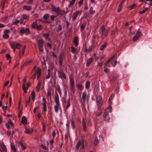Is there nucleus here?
I'll return each mask as SVG.
<instances>
[{
	"mask_svg": "<svg viewBox=\"0 0 152 152\" xmlns=\"http://www.w3.org/2000/svg\"><path fill=\"white\" fill-rule=\"evenodd\" d=\"M22 114V110H21L19 112L18 117L19 118H20Z\"/></svg>",
	"mask_w": 152,
	"mask_h": 152,
	"instance_id": "61",
	"label": "nucleus"
},
{
	"mask_svg": "<svg viewBox=\"0 0 152 152\" xmlns=\"http://www.w3.org/2000/svg\"><path fill=\"white\" fill-rule=\"evenodd\" d=\"M30 32V30L28 28H25L24 27H21L20 31V34H25L27 35Z\"/></svg>",
	"mask_w": 152,
	"mask_h": 152,
	"instance_id": "7",
	"label": "nucleus"
},
{
	"mask_svg": "<svg viewBox=\"0 0 152 152\" xmlns=\"http://www.w3.org/2000/svg\"><path fill=\"white\" fill-rule=\"evenodd\" d=\"M8 0H2L1 4V6H4L5 4L7 3Z\"/></svg>",
	"mask_w": 152,
	"mask_h": 152,
	"instance_id": "41",
	"label": "nucleus"
},
{
	"mask_svg": "<svg viewBox=\"0 0 152 152\" xmlns=\"http://www.w3.org/2000/svg\"><path fill=\"white\" fill-rule=\"evenodd\" d=\"M60 104H56L54 106V110L55 112L57 113L58 112V108L59 107Z\"/></svg>",
	"mask_w": 152,
	"mask_h": 152,
	"instance_id": "28",
	"label": "nucleus"
},
{
	"mask_svg": "<svg viewBox=\"0 0 152 152\" xmlns=\"http://www.w3.org/2000/svg\"><path fill=\"white\" fill-rule=\"evenodd\" d=\"M90 84V82L89 81H87L86 83L85 87L86 89L89 88Z\"/></svg>",
	"mask_w": 152,
	"mask_h": 152,
	"instance_id": "39",
	"label": "nucleus"
},
{
	"mask_svg": "<svg viewBox=\"0 0 152 152\" xmlns=\"http://www.w3.org/2000/svg\"><path fill=\"white\" fill-rule=\"evenodd\" d=\"M78 41L79 39L77 37L75 36L74 38L73 42L76 47L78 45Z\"/></svg>",
	"mask_w": 152,
	"mask_h": 152,
	"instance_id": "16",
	"label": "nucleus"
},
{
	"mask_svg": "<svg viewBox=\"0 0 152 152\" xmlns=\"http://www.w3.org/2000/svg\"><path fill=\"white\" fill-rule=\"evenodd\" d=\"M107 44V43L105 42L104 45H101L100 48V50H102L104 48L106 47Z\"/></svg>",
	"mask_w": 152,
	"mask_h": 152,
	"instance_id": "26",
	"label": "nucleus"
},
{
	"mask_svg": "<svg viewBox=\"0 0 152 152\" xmlns=\"http://www.w3.org/2000/svg\"><path fill=\"white\" fill-rule=\"evenodd\" d=\"M10 45L12 48L13 49L14 52L15 51L16 48L20 49L21 45L18 42H11L10 43Z\"/></svg>",
	"mask_w": 152,
	"mask_h": 152,
	"instance_id": "3",
	"label": "nucleus"
},
{
	"mask_svg": "<svg viewBox=\"0 0 152 152\" xmlns=\"http://www.w3.org/2000/svg\"><path fill=\"white\" fill-rule=\"evenodd\" d=\"M61 101L62 103L63 106L65 108V110H67V109L70 106V99H69L67 101V104L66 106V97H64L62 98Z\"/></svg>",
	"mask_w": 152,
	"mask_h": 152,
	"instance_id": "2",
	"label": "nucleus"
},
{
	"mask_svg": "<svg viewBox=\"0 0 152 152\" xmlns=\"http://www.w3.org/2000/svg\"><path fill=\"white\" fill-rule=\"evenodd\" d=\"M33 132V129H29L26 128L25 131V132L27 134H30L32 133Z\"/></svg>",
	"mask_w": 152,
	"mask_h": 152,
	"instance_id": "25",
	"label": "nucleus"
},
{
	"mask_svg": "<svg viewBox=\"0 0 152 152\" xmlns=\"http://www.w3.org/2000/svg\"><path fill=\"white\" fill-rule=\"evenodd\" d=\"M50 70L49 69H48V74L46 76V78L48 79H49L50 77Z\"/></svg>",
	"mask_w": 152,
	"mask_h": 152,
	"instance_id": "54",
	"label": "nucleus"
},
{
	"mask_svg": "<svg viewBox=\"0 0 152 152\" xmlns=\"http://www.w3.org/2000/svg\"><path fill=\"white\" fill-rule=\"evenodd\" d=\"M41 82H39L37 84V86L36 88V91L37 92H38L41 86Z\"/></svg>",
	"mask_w": 152,
	"mask_h": 152,
	"instance_id": "31",
	"label": "nucleus"
},
{
	"mask_svg": "<svg viewBox=\"0 0 152 152\" xmlns=\"http://www.w3.org/2000/svg\"><path fill=\"white\" fill-rule=\"evenodd\" d=\"M118 31L117 28H116L114 30H113L111 33V35L113 36Z\"/></svg>",
	"mask_w": 152,
	"mask_h": 152,
	"instance_id": "32",
	"label": "nucleus"
},
{
	"mask_svg": "<svg viewBox=\"0 0 152 152\" xmlns=\"http://www.w3.org/2000/svg\"><path fill=\"white\" fill-rule=\"evenodd\" d=\"M77 87L80 90H82L83 88V87L81 84H77Z\"/></svg>",
	"mask_w": 152,
	"mask_h": 152,
	"instance_id": "38",
	"label": "nucleus"
},
{
	"mask_svg": "<svg viewBox=\"0 0 152 152\" xmlns=\"http://www.w3.org/2000/svg\"><path fill=\"white\" fill-rule=\"evenodd\" d=\"M11 147L12 150H13L15 152H17V150L15 145L11 144Z\"/></svg>",
	"mask_w": 152,
	"mask_h": 152,
	"instance_id": "34",
	"label": "nucleus"
},
{
	"mask_svg": "<svg viewBox=\"0 0 152 152\" xmlns=\"http://www.w3.org/2000/svg\"><path fill=\"white\" fill-rule=\"evenodd\" d=\"M56 17V16L54 15H52L50 16L51 21H53L55 18Z\"/></svg>",
	"mask_w": 152,
	"mask_h": 152,
	"instance_id": "58",
	"label": "nucleus"
},
{
	"mask_svg": "<svg viewBox=\"0 0 152 152\" xmlns=\"http://www.w3.org/2000/svg\"><path fill=\"white\" fill-rule=\"evenodd\" d=\"M55 100L56 104H60L59 102V96L56 91H55Z\"/></svg>",
	"mask_w": 152,
	"mask_h": 152,
	"instance_id": "12",
	"label": "nucleus"
},
{
	"mask_svg": "<svg viewBox=\"0 0 152 152\" xmlns=\"http://www.w3.org/2000/svg\"><path fill=\"white\" fill-rule=\"evenodd\" d=\"M112 112V106L109 105L108 108L106 109L104 112V117H106L108 115V112Z\"/></svg>",
	"mask_w": 152,
	"mask_h": 152,
	"instance_id": "8",
	"label": "nucleus"
},
{
	"mask_svg": "<svg viewBox=\"0 0 152 152\" xmlns=\"http://www.w3.org/2000/svg\"><path fill=\"white\" fill-rule=\"evenodd\" d=\"M36 73L37 74V80H38L41 75V69L39 68H37Z\"/></svg>",
	"mask_w": 152,
	"mask_h": 152,
	"instance_id": "15",
	"label": "nucleus"
},
{
	"mask_svg": "<svg viewBox=\"0 0 152 152\" xmlns=\"http://www.w3.org/2000/svg\"><path fill=\"white\" fill-rule=\"evenodd\" d=\"M86 94L85 92H84L82 94V99L83 100H85L86 99Z\"/></svg>",
	"mask_w": 152,
	"mask_h": 152,
	"instance_id": "43",
	"label": "nucleus"
},
{
	"mask_svg": "<svg viewBox=\"0 0 152 152\" xmlns=\"http://www.w3.org/2000/svg\"><path fill=\"white\" fill-rule=\"evenodd\" d=\"M26 78L24 79L23 80V83L22 85V87L25 93H26Z\"/></svg>",
	"mask_w": 152,
	"mask_h": 152,
	"instance_id": "14",
	"label": "nucleus"
},
{
	"mask_svg": "<svg viewBox=\"0 0 152 152\" xmlns=\"http://www.w3.org/2000/svg\"><path fill=\"white\" fill-rule=\"evenodd\" d=\"M116 55L114 54V55L112 57L110 58L107 61L109 63L116 56Z\"/></svg>",
	"mask_w": 152,
	"mask_h": 152,
	"instance_id": "50",
	"label": "nucleus"
},
{
	"mask_svg": "<svg viewBox=\"0 0 152 152\" xmlns=\"http://www.w3.org/2000/svg\"><path fill=\"white\" fill-rule=\"evenodd\" d=\"M116 55L114 54V55L112 57L110 58L107 61L109 63L116 56Z\"/></svg>",
	"mask_w": 152,
	"mask_h": 152,
	"instance_id": "51",
	"label": "nucleus"
},
{
	"mask_svg": "<svg viewBox=\"0 0 152 152\" xmlns=\"http://www.w3.org/2000/svg\"><path fill=\"white\" fill-rule=\"evenodd\" d=\"M114 94H112L109 98L108 100L110 104L112 102L111 101L114 98Z\"/></svg>",
	"mask_w": 152,
	"mask_h": 152,
	"instance_id": "30",
	"label": "nucleus"
},
{
	"mask_svg": "<svg viewBox=\"0 0 152 152\" xmlns=\"http://www.w3.org/2000/svg\"><path fill=\"white\" fill-rule=\"evenodd\" d=\"M24 20H27L29 18V16L28 15L25 14L21 16Z\"/></svg>",
	"mask_w": 152,
	"mask_h": 152,
	"instance_id": "36",
	"label": "nucleus"
},
{
	"mask_svg": "<svg viewBox=\"0 0 152 152\" xmlns=\"http://www.w3.org/2000/svg\"><path fill=\"white\" fill-rule=\"evenodd\" d=\"M97 105L98 106L99 110H100V108L101 106V102H96Z\"/></svg>",
	"mask_w": 152,
	"mask_h": 152,
	"instance_id": "55",
	"label": "nucleus"
},
{
	"mask_svg": "<svg viewBox=\"0 0 152 152\" xmlns=\"http://www.w3.org/2000/svg\"><path fill=\"white\" fill-rule=\"evenodd\" d=\"M71 122L72 127L73 129H74L75 127V125L74 122L73 121H72Z\"/></svg>",
	"mask_w": 152,
	"mask_h": 152,
	"instance_id": "52",
	"label": "nucleus"
},
{
	"mask_svg": "<svg viewBox=\"0 0 152 152\" xmlns=\"http://www.w3.org/2000/svg\"><path fill=\"white\" fill-rule=\"evenodd\" d=\"M95 13V11L93 10V8L91 7L90 10V13L91 14H94Z\"/></svg>",
	"mask_w": 152,
	"mask_h": 152,
	"instance_id": "45",
	"label": "nucleus"
},
{
	"mask_svg": "<svg viewBox=\"0 0 152 152\" xmlns=\"http://www.w3.org/2000/svg\"><path fill=\"white\" fill-rule=\"evenodd\" d=\"M23 9L24 10L29 11L31 9V7L30 6L24 5L23 6Z\"/></svg>",
	"mask_w": 152,
	"mask_h": 152,
	"instance_id": "24",
	"label": "nucleus"
},
{
	"mask_svg": "<svg viewBox=\"0 0 152 152\" xmlns=\"http://www.w3.org/2000/svg\"><path fill=\"white\" fill-rule=\"evenodd\" d=\"M86 26V24L85 23L82 24L81 25V26L80 27V28L81 29V31H82L83 30V29H84L85 27Z\"/></svg>",
	"mask_w": 152,
	"mask_h": 152,
	"instance_id": "53",
	"label": "nucleus"
},
{
	"mask_svg": "<svg viewBox=\"0 0 152 152\" xmlns=\"http://www.w3.org/2000/svg\"><path fill=\"white\" fill-rule=\"evenodd\" d=\"M110 81L111 83H113L117 79V76L115 75H113L110 78Z\"/></svg>",
	"mask_w": 152,
	"mask_h": 152,
	"instance_id": "13",
	"label": "nucleus"
},
{
	"mask_svg": "<svg viewBox=\"0 0 152 152\" xmlns=\"http://www.w3.org/2000/svg\"><path fill=\"white\" fill-rule=\"evenodd\" d=\"M80 145L81 146V148H84L83 143V142H81L80 141H79L77 143L76 145V148L78 150Z\"/></svg>",
	"mask_w": 152,
	"mask_h": 152,
	"instance_id": "11",
	"label": "nucleus"
},
{
	"mask_svg": "<svg viewBox=\"0 0 152 152\" xmlns=\"http://www.w3.org/2000/svg\"><path fill=\"white\" fill-rule=\"evenodd\" d=\"M6 56L8 60H9L11 58V57L10 54H7L6 55Z\"/></svg>",
	"mask_w": 152,
	"mask_h": 152,
	"instance_id": "64",
	"label": "nucleus"
},
{
	"mask_svg": "<svg viewBox=\"0 0 152 152\" xmlns=\"http://www.w3.org/2000/svg\"><path fill=\"white\" fill-rule=\"evenodd\" d=\"M71 51L73 54H77V50L74 47L72 46H71Z\"/></svg>",
	"mask_w": 152,
	"mask_h": 152,
	"instance_id": "23",
	"label": "nucleus"
},
{
	"mask_svg": "<svg viewBox=\"0 0 152 152\" xmlns=\"http://www.w3.org/2000/svg\"><path fill=\"white\" fill-rule=\"evenodd\" d=\"M139 38V37L137 36L136 35H135L133 38V40L134 42L136 41Z\"/></svg>",
	"mask_w": 152,
	"mask_h": 152,
	"instance_id": "49",
	"label": "nucleus"
},
{
	"mask_svg": "<svg viewBox=\"0 0 152 152\" xmlns=\"http://www.w3.org/2000/svg\"><path fill=\"white\" fill-rule=\"evenodd\" d=\"M26 48V46H24L22 48V50H20L19 51V57L20 58H21V57L20 56V53H21V51H22V55H23L24 53H25V50Z\"/></svg>",
	"mask_w": 152,
	"mask_h": 152,
	"instance_id": "20",
	"label": "nucleus"
},
{
	"mask_svg": "<svg viewBox=\"0 0 152 152\" xmlns=\"http://www.w3.org/2000/svg\"><path fill=\"white\" fill-rule=\"evenodd\" d=\"M31 99V96H30L28 98V99L27 101H26V104H29L30 102Z\"/></svg>",
	"mask_w": 152,
	"mask_h": 152,
	"instance_id": "59",
	"label": "nucleus"
},
{
	"mask_svg": "<svg viewBox=\"0 0 152 152\" xmlns=\"http://www.w3.org/2000/svg\"><path fill=\"white\" fill-rule=\"evenodd\" d=\"M32 60H30L27 61L25 63H24L23 64V66H25L27 65L30 64V63H31L32 62Z\"/></svg>",
	"mask_w": 152,
	"mask_h": 152,
	"instance_id": "35",
	"label": "nucleus"
},
{
	"mask_svg": "<svg viewBox=\"0 0 152 152\" xmlns=\"http://www.w3.org/2000/svg\"><path fill=\"white\" fill-rule=\"evenodd\" d=\"M9 35L6 34H5L3 35V37L4 39H7L9 38Z\"/></svg>",
	"mask_w": 152,
	"mask_h": 152,
	"instance_id": "63",
	"label": "nucleus"
},
{
	"mask_svg": "<svg viewBox=\"0 0 152 152\" xmlns=\"http://www.w3.org/2000/svg\"><path fill=\"white\" fill-rule=\"evenodd\" d=\"M100 32L101 31L102 33H101V36L102 35L106 36L108 34L107 30L106 29L104 26H101L100 28Z\"/></svg>",
	"mask_w": 152,
	"mask_h": 152,
	"instance_id": "6",
	"label": "nucleus"
},
{
	"mask_svg": "<svg viewBox=\"0 0 152 152\" xmlns=\"http://www.w3.org/2000/svg\"><path fill=\"white\" fill-rule=\"evenodd\" d=\"M49 17V15L48 14H45L43 16V19L45 20H48L47 19Z\"/></svg>",
	"mask_w": 152,
	"mask_h": 152,
	"instance_id": "42",
	"label": "nucleus"
},
{
	"mask_svg": "<svg viewBox=\"0 0 152 152\" xmlns=\"http://www.w3.org/2000/svg\"><path fill=\"white\" fill-rule=\"evenodd\" d=\"M102 100V98L100 96H98L96 98V102H101Z\"/></svg>",
	"mask_w": 152,
	"mask_h": 152,
	"instance_id": "57",
	"label": "nucleus"
},
{
	"mask_svg": "<svg viewBox=\"0 0 152 152\" xmlns=\"http://www.w3.org/2000/svg\"><path fill=\"white\" fill-rule=\"evenodd\" d=\"M31 95L32 96V100H34L35 97V94L34 92H32L31 93Z\"/></svg>",
	"mask_w": 152,
	"mask_h": 152,
	"instance_id": "46",
	"label": "nucleus"
},
{
	"mask_svg": "<svg viewBox=\"0 0 152 152\" xmlns=\"http://www.w3.org/2000/svg\"><path fill=\"white\" fill-rule=\"evenodd\" d=\"M51 9L52 11L56 12L58 15H63V14H66V12L64 10L60 9L59 7H56L53 5H51Z\"/></svg>",
	"mask_w": 152,
	"mask_h": 152,
	"instance_id": "1",
	"label": "nucleus"
},
{
	"mask_svg": "<svg viewBox=\"0 0 152 152\" xmlns=\"http://www.w3.org/2000/svg\"><path fill=\"white\" fill-rule=\"evenodd\" d=\"M49 35L50 34L49 33H44L42 34V36L43 37L47 39H48Z\"/></svg>",
	"mask_w": 152,
	"mask_h": 152,
	"instance_id": "27",
	"label": "nucleus"
},
{
	"mask_svg": "<svg viewBox=\"0 0 152 152\" xmlns=\"http://www.w3.org/2000/svg\"><path fill=\"white\" fill-rule=\"evenodd\" d=\"M27 121V119L25 116H23L22 118L21 122L23 124H25Z\"/></svg>",
	"mask_w": 152,
	"mask_h": 152,
	"instance_id": "33",
	"label": "nucleus"
},
{
	"mask_svg": "<svg viewBox=\"0 0 152 152\" xmlns=\"http://www.w3.org/2000/svg\"><path fill=\"white\" fill-rule=\"evenodd\" d=\"M37 24L36 22H34L32 23V26L33 28H36Z\"/></svg>",
	"mask_w": 152,
	"mask_h": 152,
	"instance_id": "47",
	"label": "nucleus"
},
{
	"mask_svg": "<svg viewBox=\"0 0 152 152\" xmlns=\"http://www.w3.org/2000/svg\"><path fill=\"white\" fill-rule=\"evenodd\" d=\"M42 26L41 25H39L37 24V28L36 29L38 31H40L42 29Z\"/></svg>",
	"mask_w": 152,
	"mask_h": 152,
	"instance_id": "40",
	"label": "nucleus"
},
{
	"mask_svg": "<svg viewBox=\"0 0 152 152\" xmlns=\"http://www.w3.org/2000/svg\"><path fill=\"white\" fill-rule=\"evenodd\" d=\"M93 61V58H90L88 59L87 61L86 66L88 67L89 65L91 64Z\"/></svg>",
	"mask_w": 152,
	"mask_h": 152,
	"instance_id": "22",
	"label": "nucleus"
},
{
	"mask_svg": "<svg viewBox=\"0 0 152 152\" xmlns=\"http://www.w3.org/2000/svg\"><path fill=\"white\" fill-rule=\"evenodd\" d=\"M57 90L58 92L59 93V94L60 95H61V89L60 88V87L59 86H57Z\"/></svg>",
	"mask_w": 152,
	"mask_h": 152,
	"instance_id": "62",
	"label": "nucleus"
},
{
	"mask_svg": "<svg viewBox=\"0 0 152 152\" xmlns=\"http://www.w3.org/2000/svg\"><path fill=\"white\" fill-rule=\"evenodd\" d=\"M81 11H77L76 12L74 13L72 17V20L74 21L76 20L78 16V15L81 13Z\"/></svg>",
	"mask_w": 152,
	"mask_h": 152,
	"instance_id": "9",
	"label": "nucleus"
},
{
	"mask_svg": "<svg viewBox=\"0 0 152 152\" xmlns=\"http://www.w3.org/2000/svg\"><path fill=\"white\" fill-rule=\"evenodd\" d=\"M82 126L83 129V130L84 132H86V123L85 121V120L84 119H83V120L82 122Z\"/></svg>",
	"mask_w": 152,
	"mask_h": 152,
	"instance_id": "18",
	"label": "nucleus"
},
{
	"mask_svg": "<svg viewBox=\"0 0 152 152\" xmlns=\"http://www.w3.org/2000/svg\"><path fill=\"white\" fill-rule=\"evenodd\" d=\"M0 146L3 149L2 151L3 152H7L6 147L3 143H1V142H0Z\"/></svg>",
	"mask_w": 152,
	"mask_h": 152,
	"instance_id": "17",
	"label": "nucleus"
},
{
	"mask_svg": "<svg viewBox=\"0 0 152 152\" xmlns=\"http://www.w3.org/2000/svg\"><path fill=\"white\" fill-rule=\"evenodd\" d=\"M142 35V34L141 33L140 29H138L136 35L140 37Z\"/></svg>",
	"mask_w": 152,
	"mask_h": 152,
	"instance_id": "29",
	"label": "nucleus"
},
{
	"mask_svg": "<svg viewBox=\"0 0 152 152\" xmlns=\"http://www.w3.org/2000/svg\"><path fill=\"white\" fill-rule=\"evenodd\" d=\"M17 145L18 146H20L23 150H24L26 148V147L22 143L20 142H18L17 143Z\"/></svg>",
	"mask_w": 152,
	"mask_h": 152,
	"instance_id": "21",
	"label": "nucleus"
},
{
	"mask_svg": "<svg viewBox=\"0 0 152 152\" xmlns=\"http://www.w3.org/2000/svg\"><path fill=\"white\" fill-rule=\"evenodd\" d=\"M117 63V61L116 60H115L114 61H113L112 62V66H115L116 64Z\"/></svg>",
	"mask_w": 152,
	"mask_h": 152,
	"instance_id": "60",
	"label": "nucleus"
},
{
	"mask_svg": "<svg viewBox=\"0 0 152 152\" xmlns=\"http://www.w3.org/2000/svg\"><path fill=\"white\" fill-rule=\"evenodd\" d=\"M40 21L44 23H51V21L49 20H43V19H41L40 20Z\"/></svg>",
	"mask_w": 152,
	"mask_h": 152,
	"instance_id": "37",
	"label": "nucleus"
},
{
	"mask_svg": "<svg viewBox=\"0 0 152 152\" xmlns=\"http://www.w3.org/2000/svg\"><path fill=\"white\" fill-rule=\"evenodd\" d=\"M44 41L42 39H40L38 40L37 44L39 50L41 52L43 51V45Z\"/></svg>",
	"mask_w": 152,
	"mask_h": 152,
	"instance_id": "4",
	"label": "nucleus"
},
{
	"mask_svg": "<svg viewBox=\"0 0 152 152\" xmlns=\"http://www.w3.org/2000/svg\"><path fill=\"white\" fill-rule=\"evenodd\" d=\"M64 55L63 53H61L60 54V56H58V60H59V64L61 66H62L63 63V59Z\"/></svg>",
	"mask_w": 152,
	"mask_h": 152,
	"instance_id": "10",
	"label": "nucleus"
},
{
	"mask_svg": "<svg viewBox=\"0 0 152 152\" xmlns=\"http://www.w3.org/2000/svg\"><path fill=\"white\" fill-rule=\"evenodd\" d=\"M58 77L62 79H66V77L65 73L62 69H61L59 70L58 71Z\"/></svg>",
	"mask_w": 152,
	"mask_h": 152,
	"instance_id": "5",
	"label": "nucleus"
},
{
	"mask_svg": "<svg viewBox=\"0 0 152 152\" xmlns=\"http://www.w3.org/2000/svg\"><path fill=\"white\" fill-rule=\"evenodd\" d=\"M70 87L75 86L74 80L73 77L71 76L69 78Z\"/></svg>",
	"mask_w": 152,
	"mask_h": 152,
	"instance_id": "19",
	"label": "nucleus"
},
{
	"mask_svg": "<svg viewBox=\"0 0 152 152\" xmlns=\"http://www.w3.org/2000/svg\"><path fill=\"white\" fill-rule=\"evenodd\" d=\"M148 9V8H145L142 11H140V13L141 14H142L144 13Z\"/></svg>",
	"mask_w": 152,
	"mask_h": 152,
	"instance_id": "48",
	"label": "nucleus"
},
{
	"mask_svg": "<svg viewBox=\"0 0 152 152\" xmlns=\"http://www.w3.org/2000/svg\"><path fill=\"white\" fill-rule=\"evenodd\" d=\"M43 110L44 112H46L47 111L46 103H43Z\"/></svg>",
	"mask_w": 152,
	"mask_h": 152,
	"instance_id": "56",
	"label": "nucleus"
},
{
	"mask_svg": "<svg viewBox=\"0 0 152 152\" xmlns=\"http://www.w3.org/2000/svg\"><path fill=\"white\" fill-rule=\"evenodd\" d=\"M99 141L97 137H95L94 140V144L95 145H97L98 144Z\"/></svg>",
	"mask_w": 152,
	"mask_h": 152,
	"instance_id": "44",
	"label": "nucleus"
}]
</instances>
